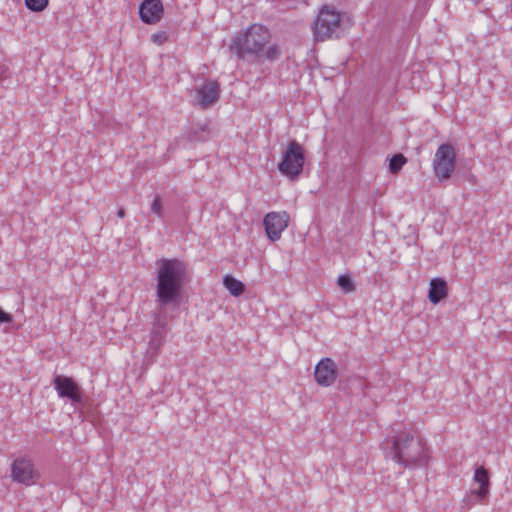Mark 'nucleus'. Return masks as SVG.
Listing matches in <instances>:
<instances>
[{"mask_svg":"<svg viewBox=\"0 0 512 512\" xmlns=\"http://www.w3.org/2000/svg\"><path fill=\"white\" fill-rule=\"evenodd\" d=\"M290 216L287 212H269L263 219L268 239L276 242L281 238L282 232L288 227Z\"/></svg>","mask_w":512,"mask_h":512,"instance_id":"1a4fd4ad","label":"nucleus"},{"mask_svg":"<svg viewBox=\"0 0 512 512\" xmlns=\"http://www.w3.org/2000/svg\"><path fill=\"white\" fill-rule=\"evenodd\" d=\"M314 377L318 385L331 386L338 377L336 363L331 358H322L315 366Z\"/></svg>","mask_w":512,"mask_h":512,"instance_id":"9d476101","label":"nucleus"},{"mask_svg":"<svg viewBox=\"0 0 512 512\" xmlns=\"http://www.w3.org/2000/svg\"><path fill=\"white\" fill-rule=\"evenodd\" d=\"M473 480L479 485V488L474 493L482 501L489 493L490 480L488 471L483 466L477 467L474 471Z\"/></svg>","mask_w":512,"mask_h":512,"instance_id":"4468645a","label":"nucleus"},{"mask_svg":"<svg viewBox=\"0 0 512 512\" xmlns=\"http://www.w3.org/2000/svg\"><path fill=\"white\" fill-rule=\"evenodd\" d=\"M151 211L158 215V216H161L162 214V203H161V199L159 196H156L151 204Z\"/></svg>","mask_w":512,"mask_h":512,"instance_id":"4be33fe9","label":"nucleus"},{"mask_svg":"<svg viewBox=\"0 0 512 512\" xmlns=\"http://www.w3.org/2000/svg\"><path fill=\"white\" fill-rule=\"evenodd\" d=\"M27 9L33 12H41L47 8L49 0H24Z\"/></svg>","mask_w":512,"mask_h":512,"instance_id":"f3484780","label":"nucleus"},{"mask_svg":"<svg viewBox=\"0 0 512 512\" xmlns=\"http://www.w3.org/2000/svg\"><path fill=\"white\" fill-rule=\"evenodd\" d=\"M166 337L165 324L157 323L153 326L150 332L149 347L147 354L150 357H156L160 351L161 346L164 343Z\"/></svg>","mask_w":512,"mask_h":512,"instance_id":"ddd939ff","label":"nucleus"},{"mask_svg":"<svg viewBox=\"0 0 512 512\" xmlns=\"http://www.w3.org/2000/svg\"><path fill=\"white\" fill-rule=\"evenodd\" d=\"M262 56L269 61H274L279 57V48L276 44L269 45L266 50L263 49Z\"/></svg>","mask_w":512,"mask_h":512,"instance_id":"aec40b11","label":"nucleus"},{"mask_svg":"<svg viewBox=\"0 0 512 512\" xmlns=\"http://www.w3.org/2000/svg\"><path fill=\"white\" fill-rule=\"evenodd\" d=\"M197 95L198 105L204 109L209 108L218 101L220 86L216 81H206L198 88Z\"/></svg>","mask_w":512,"mask_h":512,"instance_id":"f8f14e48","label":"nucleus"},{"mask_svg":"<svg viewBox=\"0 0 512 512\" xmlns=\"http://www.w3.org/2000/svg\"><path fill=\"white\" fill-rule=\"evenodd\" d=\"M223 285L234 297L242 295L245 290L244 284L231 275H225L223 277Z\"/></svg>","mask_w":512,"mask_h":512,"instance_id":"dca6fc26","label":"nucleus"},{"mask_svg":"<svg viewBox=\"0 0 512 512\" xmlns=\"http://www.w3.org/2000/svg\"><path fill=\"white\" fill-rule=\"evenodd\" d=\"M341 24V15L332 7L323 6L315 22L312 25L314 38L317 41H325L339 29Z\"/></svg>","mask_w":512,"mask_h":512,"instance_id":"39448f33","label":"nucleus"},{"mask_svg":"<svg viewBox=\"0 0 512 512\" xmlns=\"http://www.w3.org/2000/svg\"><path fill=\"white\" fill-rule=\"evenodd\" d=\"M168 40V34L166 31H157L151 35V41L154 44L162 45Z\"/></svg>","mask_w":512,"mask_h":512,"instance_id":"412c9836","label":"nucleus"},{"mask_svg":"<svg viewBox=\"0 0 512 512\" xmlns=\"http://www.w3.org/2000/svg\"><path fill=\"white\" fill-rule=\"evenodd\" d=\"M53 386L60 398H67L73 404L83 403V393L78 383L65 375H56L53 378Z\"/></svg>","mask_w":512,"mask_h":512,"instance_id":"6e6552de","label":"nucleus"},{"mask_svg":"<svg viewBox=\"0 0 512 512\" xmlns=\"http://www.w3.org/2000/svg\"><path fill=\"white\" fill-rule=\"evenodd\" d=\"M447 283L442 278H433L430 281L428 299L433 304H438L447 296Z\"/></svg>","mask_w":512,"mask_h":512,"instance_id":"2eb2a0df","label":"nucleus"},{"mask_svg":"<svg viewBox=\"0 0 512 512\" xmlns=\"http://www.w3.org/2000/svg\"><path fill=\"white\" fill-rule=\"evenodd\" d=\"M337 284L345 293H350L355 290V286L348 275H340Z\"/></svg>","mask_w":512,"mask_h":512,"instance_id":"6ab92c4d","label":"nucleus"},{"mask_svg":"<svg viewBox=\"0 0 512 512\" xmlns=\"http://www.w3.org/2000/svg\"><path fill=\"white\" fill-rule=\"evenodd\" d=\"M387 457H391L399 465L408 468H423L428 465L429 448L420 437H415L409 431H401L383 443Z\"/></svg>","mask_w":512,"mask_h":512,"instance_id":"f03ea898","label":"nucleus"},{"mask_svg":"<svg viewBox=\"0 0 512 512\" xmlns=\"http://www.w3.org/2000/svg\"><path fill=\"white\" fill-rule=\"evenodd\" d=\"M10 472L13 482L26 487L36 485L41 478V474L35 467L33 460L26 455L13 460Z\"/></svg>","mask_w":512,"mask_h":512,"instance_id":"423d86ee","label":"nucleus"},{"mask_svg":"<svg viewBox=\"0 0 512 512\" xmlns=\"http://www.w3.org/2000/svg\"><path fill=\"white\" fill-rule=\"evenodd\" d=\"M164 14V7L160 0H143L139 6V18L146 24L158 23Z\"/></svg>","mask_w":512,"mask_h":512,"instance_id":"9b49d317","label":"nucleus"},{"mask_svg":"<svg viewBox=\"0 0 512 512\" xmlns=\"http://www.w3.org/2000/svg\"><path fill=\"white\" fill-rule=\"evenodd\" d=\"M8 74V67L5 64L0 63V81L5 79Z\"/></svg>","mask_w":512,"mask_h":512,"instance_id":"b1692460","label":"nucleus"},{"mask_svg":"<svg viewBox=\"0 0 512 512\" xmlns=\"http://www.w3.org/2000/svg\"><path fill=\"white\" fill-rule=\"evenodd\" d=\"M12 321V315L7 313L0 307V323H11Z\"/></svg>","mask_w":512,"mask_h":512,"instance_id":"5701e85b","label":"nucleus"},{"mask_svg":"<svg viewBox=\"0 0 512 512\" xmlns=\"http://www.w3.org/2000/svg\"><path fill=\"white\" fill-rule=\"evenodd\" d=\"M304 161L303 147L296 140H292L283 151L278 170L290 180H295L303 171Z\"/></svg>","mask_w":512,"mask_h":512,"instance_id":"20e7f679","label":"nucleus"},{"mask_svg":"<svg viewBox=\"0 0 512 512\" xmlns=\"http://www.w3.org/2000/svg\"><path fill=\"white\" fill-rule=\"evenodd\" d=\"M125 215H126V212H125V209H124L123 207H121L120 209H118V211H117V216H118L119 218H124V217H125Z\"/></svg>","mask_w":512,"mask_h":512,"instance_id":"393cba45","label":"nucleus"},{"mask_svg":"<svg viewBox=\"0 0 512 512\" xmlns=\"http://www.w3.org/2000/svg\"><path fill=\"white\" fill-rule=\"evenodd\" d=\"M156 302L161 310L178 309L184 300L187 270L177 259L162 258L157 261Z\"/></svg>","mask_w":512,"mask_h":512,"instance_id":"f257e3e1","label":"nucleus"},{"mask_svg":"<svg viewBox=\"0 0 512 512\" xmlns=\"http://www.w3.org/2000/svg\"><path fill=\"white\" fill-rule=\"evenodd\" d=\"M270 39L271 34L267 27L261 24H252L244 33L233 38L229 48L240 59H244L246 56L259 59Z\"/></svg>","mask_w":512,"mask_h":512,"instance_id":"7ed1b4c3","label":"nucleus"},{"mask_svg":"<svg viewBox=\"0 0 512 512\" xmlns=\"http://www.w3.org/2000/svg\"><path fill=\"white\" fill-rule=\"evenodd\" d=\"M406 163V158L402 154H396L390 159L389 169L391 173H397Z\"/></svg>","mask_w":512,"mask_h":512,"instance_id":"a211bd4d","label":"nucleus"},{"mask_svg":"<svg viewBox=\"0 0 512 512\" xmlns=\"http://www.w3.org/2000/svg\"><path fill=\"white\" fill-rule=\"evenodd\" d=\"M456 154L452 145L441 144L434 155L433 171L439 181L447 180L455 170Z\"/></svg>","mask_w":512,"mask_h":512,"instance_id":"0eeeda50","label":"nucleus"}]
</instances>
